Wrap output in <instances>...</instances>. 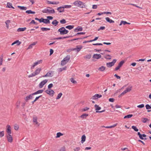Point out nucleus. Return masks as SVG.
<instances>
[{
  "label": "nucleus",
  "instance_id": "1",
  "mask_svg": "<svg viewBox=\"0 0 151 151\" xmlns=\"http://www.w3.org/2000/svg\"><path fill=\"white\" fill-rule=\"evenodd\" d=\"M73 4L76 6L81 8H84L85 6L84 3L81 1L77 0L75 1Z\"/></svg>",
  "mask_w": 151,
  "mask_h": 151
},
{
  "label": "nucleus",
  "instance_id": "2",
  "mask_svg": "<svg viewBox=\"0 0 151 151\" xmlns=\"http://www.w3.org/2000/svg\"><path fill=\"white\" fill-rule=\"evenodd\" d=\"M47 8L52 9L50 10L47 9H45L42 11V12L43 13L49 14H54L55 13V11L53 9L49 7H48Z\"/></svg>",
  "mask_w": 151,
  "mask_h": 151
},
{
  "label": "nucleus",
  "instance_id": "3",
  "mask_svg": "<svg viewBox=\"0 0 151 151\" xmlns=\"http://www.w3.org/2000/svg\"><path fill=\"white\" fill-rule=\"evenodd\" d=\"M70 56L69 55H67L64 58L61 62V65L62 66H63L66 64L70 59Z\"/></svg>",
  "mask_w": 151,
  "mask_h": 151
},
{
  "label": "nucleus",
  "instance_id": "4",
  "mask_svg": "<svg viewBox=\"0 0 151 151\" xmlns=\"http://www.w3.org/2000/svg\"><path fill=\"white\" fill-rule=\"evenodd\" d=\"M58 32H60L61 35H64L67 34L68 31L64 27H62L58 29Z\"/></svg>",
  "mask_w": 151,
  "mask_h": 151
},
{
  "label": "nucleus",
  "instance_id": "5",
  "mask_svg": "<svg viewBox=\"0 0 151 151\" xmlns=\"http://www.w3.org/2000/svg\"><path fill=\"white\" fill-rule=\"evenodd\" d=\"M42 60H37L36 62L34 63V64L32 65L31 66V69H33L37 65H38L42 63Z\"/></svg>",
  "mask_w": 151,
  "mask_h": 151
},
{
  "label": "nucleus",
  "instance_id": "6",
  "mask_svg": "<svg viewBox=\"0 0 151 151\" xmlns=\"http://www.w3.org/2000/svg\"><path fill=\"white\" fill-rule=\"evenodd\" d=\"M116 59H114L111 62L108 63H106V65L108 67L110 68L114 65V63L116 62Z\"/></svg>",
  "mask_w": 151,
  "mask_h": 151
},
{
  "label": "nucleus",
  "instance_id": "7",
  "mask_svg": "<svg viewBox=\"0 0 151 151\" xmlns=\"http://www.w3.org/2000/svg\"><path fill=\"white\" fill-rule=\"evenodd\" d=\"M45 92L50 96H52L54 93V91L50 89L47 90Z\"/></svg>",
  "mask_w": 151,
  "mask_h": 151
},
{
  "label": "nucleus",
  "instance_id": "8",
  "mask_svg": "<svg viewBox=\"0 0 151 151\" xmlns=\"http://www.w3.org/2000/svg\"><path fill=\"white\" fill-rule=\"evenodd\" d=\"M35 95L34 93H32L29 95L27 96L24 98V100L26 101H27L30 99H32L33 98V96Z\"/></svg>",
  "mask_w": 151,
  "mask_h": 151
},
{
  "label": "nucleus",
  "instance_id": "9",
  "mask_svg": "<svg viewBox=\"0 0 151 151\" xmlns=\"http://www.w3.org/2000/svg\"><path fill=\"white\" fill-rule=\"evenodd\" d=\"M82 47L83 46L81 45H77L76 46V48L73 49L72 50H76V51L78 52L81 50Z\"/></svg>",
  "mask_w": 151,
  "mask_h": 151
},
{
  "label": "nucleus",
  "instance_id": "10",
  "mask_svg": "<svg viewBox=\"0 0 151 151\" xmlns=\"http://www.w3.org/2000/svg\"><path fill=\"white\" fill-rule=\"evenodd\" d=\"M47 80L46 79H45L42 81L39 84V88H42L43 87V86L47 82Z\"/></svg>",
  "mask_w": 151,
  "mask_h": 151
},
{
  "label": "nucleus",
  "instance_id": "11",
  "mask_svg": "<svg viewBox=\"0 0 151 151\" xmlns=\"http://www.w3.org/2000/svg\"><path fill=\"white\" fill-rule=\"evenodd\" d=\"M101 97L102 95H99L98 94H96L92 97L91 99L93 100H96Z\"/></svg>",
  "mask_w": 151,
  "mask_h": 151
},
{
  "label": "nucleus",
  "instance_id": "12",
  "mask_svg": "<svg viewBox=\"0 0 151 151\" xmlns=\"http://www.w3.org/2000/svg\"><path fill=\"white\" fill-rule=\"evenodd\" d=\"M6 132L8 134H11V127L10 125H7L6 126Z\"/></svg>",
  "mask_w": 151,
  "mask_h": 151
},
{
  "label": "nucleus",
  "instance_id": "13",
  "mask_svg": "<svg viewBox=\"0 0 151 151\" xmlns=\"http://www.w3.org/2000/svg\"><path fill=\"white\" fill-rule=\"evenodd\" d=\"M131 87H128L126 89L120 94V95H123L127 93V92L130 91L131 90Z\"/></svg>",
  "mask_w": 151,
  "mask_h": 151
},
{
  "label": "nucleus",
  "instance_id": "14",
  "mask_svg": "<svg viewBox=\"0 0 151 151\" xmlns=\"http://www.w3.org/2000/svg\"><path fill=\"white\" fill-rule=\"evenodd\" d=\"M124 62L123 61H121L118 64V65L115 68V70H119V68L122 66L124 63Z\"/></svg>",
  "mask_w": 151,
  "mask_h": 151
},
{
  "label": "nucleus",
  "instance_id": "15",
  "mask_svg": "<svg viewBox=\"0 0 151 151\" xmlns=\"http://www.w3.org/2000/svg\"><path fill=\"white\" fill-rule=\"evenodd\" d=\"M7 139L8 141L11 143L13 141V138L11 134H8L7 136Z\"/></svg>",
  "mask_w": 151,
  "mask_h": 151
},
{
  "label": "nucleus",
  "instance_id": "16",
  "mask_svg": "<svg viewBox=\"0 0 151 151\" xmlns=\"http://www.w3.org/2000/svg\"><path fill=\"white\" fill-rule=\"evenodd\" d=\"M101 55L100 54H94L93 56V58L97 59H99L101 57Z\"/></svg>",
  "mask_w": 151,
  "mask_h": 151
},
{
  "label": "nucleus",
  "instance_id": "17",
  "mask_svg": "<svg viewBox=\"0 0 151 151\" xmlns=\"http://www.w3.org/2000/svg\"><path fill=\"white\" fill-rule=\"evenodd\" d=\"M83 30V28L80 26L76 28H75L74 30L75 32H77L78 31H82Z\"/></svg>",
  "mask_w": 151,
  "mask_h": 151
},
{
  "label": "nucleus",
  "instance_id": "18",
  "mask_svg": "<svg viewBox=\"0 0 151 151\" xmlns=\"http://www.w3.org/2000/svg\"><path fill=\"white\" fill-rule=\"evenodd\" d=\"M106 20L110 23H113L114 22V21L110 19L109 18L107 17L105 18Z\"/></svg>",
  "mask_w": 151,
  "mask_h": 151
},
{
  "label": "nucleus",
  "instance_id": "19",
  "mask_svg": "<svg viewBox=\"0 0 151 151\" xmlns=\"http://www.w3.org/2000/svg\"><path fill=\"white\" fill-rule=\"evenodd\" d=\"M26 29L27 28L25 27L23 28H19L17 29V31L18 32H23L26 30Z\"/></svg>",
  "mask_w": 151,
  "mask_h": 151
},
{
  "label": "nucleus",
  "instance_id": "20",
  "mask_svg": "<svg viewBox=\"0 0 151 151\" xmlns=\"http://www.w3.org/2000/svg\"><path fill=\"white\" fill-rule=\"evenodd\" d=\"M21 43L19 41V40H17L12 43L11 45H13L15 44H17V45H20Z\"/></svg>",
  "mask_w": 151,
  "mask_h": 151
},
{
  "label": "nucleus",
  "instance_id": "21",
  "mask_svg": "<svg viewBox=\"0 0 151 151\" xmlns=\"http://www.w3.org/2000/svg\"><path fill=\"white\" fill-rule=\"evenodd\" d=\"M145 107L146 109L148 110L147 111L148 112H150L151 111V110H149V109H151V106H150L149 104H147L145 105Z\"/></svg>",
  "mask_w": 151,
  "mask_h": 151
},
{
  "label": "nucleus",
  "instance_id": "22",
  "mask_svg": "<svg viewBox=\"0 0 151 151\" xmlns=\"http://www.w3.org/2000/svg\"><path fill=\"white\" fill-rule=\"evenodd\" d=\"M44 91V90L43 89L37 91L34 93V94L35 95L37 94H38L42 93Z\"/></svg>",
  "mask_w": 151,
  "mask_h": 151
},
{
  "label": "nucleus",
  "instance_id": "23",
  "mask_svg": "<svg viewBox=\"0 0 151 151\" xmlns=\"http://www.w3.org/2000/svg\"><path fill=\"white\" fill-rule=\"evenodd\" d=\"M88 114H84L81 115L80 117L82 119H86V118L88 116Z\"/></svg>",
  "mask_w": 151,
  "mask_h": 151
},
{
  "label": "nucleus",
  "instance_id": "24",
  "mask_svg": "<svg viewBox=\"0 0 151 151\" xmlns=\"http://www.w3.org/2000/svg\"><path fill=\"white\" fill-rule=\"evenodd\" d=\"M41 70V68H38L36 69L35 72H34L35 75H36L39 74Z\"/></svg>",
  "mask_w": 151,
  "mask_h": 151
},
{
  "label": "nucleus",
  "instance_id": "25",
  "mask_svg": "<svg viewBox=\"0 0 151 151\" xmlns=\"http://www.w3.org/2000/svg\"><path fill=\"white\" fill-rule=\"evenodd\" d=\"M57 10L60 12H64V9H63V8L62 7V6L58 7L57 9Z\"/></svg>",
  "mask_w": 151,
  "mask_h": 151
},
{
  "label": "nucleus",
  "instance_id": "26",
  "mask_svg": "<svg viewBox=\"0 0 151 151\" xmlns=\"http://www.w3.org/2000/svg\"><path fill=\"white\" fill-rule=\"evenodd\" d=\"M146 135L145 134H142L139 137V138L141 139H144L145 140L147 139L146 138H144L143 137H146Z\"/></svg>",
  "mask_w": 151,
  "mask_h": 151
},
{
  "label": "nucleus",
  "instance_id": "27",
  "mask_svg": "<svg viewBox=\"0 0 151 151\" xmlns=\"http://www.w3.org/2000/svg\"><path fill=\"white\" fill-rule=\"evenodd\" d=\"M105 67L102 66L99 68L98 70L102 72L104 71L105 70Z\"/></svg>",
  "mask_w": 151,
  "mask_h": 151
},
{
  "label": "nucleus",
  "instance_id": "28",
  "mask_svg": "<svg viewBox=\"0 0 151 151\" xmlns=\"http://www.w3.org/2000/svg\"><path fill=\"white\" fill-rule=\"evenodd\" d=\"M47 77H52L53 76V74L52 71H50L47 73Z\"/></svg>",
  "mask_w": 151,
  "mask_h": 151
},
{
  "label": "nucleus",
  "instance_id": "29",
  "mask_svg": "<svg viewBox=\"0 0 151 151\" xmlns=\"http://www.w3.org/2000/svg\"><path fill=\"white\" fill-rule=\"evenodd\" d=\"M86 136L83 135L81 137V142L82 143H83L86 140Z\"/></svg>",
  "mask_w": 151,
  "mask_h": 151
},
{
  "label": "nucleus",
  "instance_id": "30",
  "mask_svg": "<svg viewBox=\"0 0 151 151\" xmlns=\"http://www.w3.org/2000/svg\"><path fill=\"white\" fill-rule=\"evenodd\" d=\"M7 6L9 8L13 9L14 8L12 6V4L9 2L7 3Z\"/></svg>",
  "mask_w": 151,
  "mask_h": 151
},
{
  "label": "nucleus",
  "instance_id": "31",
  "mask_svg": "<svg viewBox=\"0 0 151 151\" xmlns=\"http://www.w3.org/2000/svg\"><path fill=\"white\" fill-rule=\"evenodd\" d=\"M72 6L70 5H64L62 6L63 9L65 8H70Z\"/></svg>",
  "mask_w": 151,
  "mask_h": 151
},
{
  "label": "nucleus",
  "instance_id": "32",
  "mask_svg": "<svg viewBox=\"0 0 151 151\" xmlns=\"http://www.w3.org/2000/svg\"><path fill=\"white\" fill-rule=\"evenodd\" d=\"M58 23V22L56 20H53L52 22V24L54 25L55 26H56Z\"/></svg>",
  "mask_w": 151,
  "mask_h": 151
},
{
  "label": "nucleus",
  "instance_id": "33",
  "mask_svg": "<svg viewBox=\"0 0 151 151\" xmlns=\"http://www.w3.org/2000/svg\"><path fill=\"white\" fill-rule=\"evenodd\" d=\"M17 7L21 10H26L27 9V8L26 7L24 6H18Z\"/></svg>",
  "mask_w": 151,
  "mask_h": 151
},
{
  "label": "nucleus",
  "instance_id": "34",
  "mask_svg": "<svg viewBox=\"0 0 151 151\" xmlns=\"http://www.w3.org/2000/svg\"><path fill=\"white\" fill-rule=\"evenodd\" d=\"M95 108V110L96 111H98L100 110L101 109V107L96 104L94 106Z\"/></svg>",
  "mask_w": 151,
  "mask_h": 151
},
{
  "label": "nucleus",
  "instance_id": "35",
  "mask_svg": "<svg viewBox=\"0 0 151 151\" xmlns=\"http://www.w3.org/2000/svg\"><path fill=\"white\" fill-rule=\"evenodd\" d=\"M104 58L106 59L110 60L111 58V56L109 55H106L105 56Z\"/></svg>",
  "mask_w": 151,
  "mask_h": 151
},
{
  "label": "nucleus",
  "instance_id": "36",
  "mask_svg": "<svg viewBox=\"0 0 151 151\" xmlns=\"http://www.w3.org/2000/svg\"><path fill=\"white\" fill-rule=\"evenodd\" d=\"M26 13L28 14H35V12L32 11L31 10H27L26 11Z\"/></svg>",
  "mask_w": 151,
  "mask_h": 151
},
{
  "label": "nucleus",
  "instance_id": "37",
  "mask_svg": "<svg viewBox=\"0 0 151 151\" xmlns=\"http://www.w3.org/2000/svg\"><path fill=\"white\" fill-rule=\"evenodd\" d=\"M74 26L73 25H68L65 27V28L69 29L70 30L73 29Z\"/></svg>",
  "mask_w": 151,
  "mask_h": 151
},
{
  "label": "nucleus",
  "instance_id": "38",
  "mask_svg": "<svg viewBox=\"0 0 151 151\" xmlns=\"http://www.w3.org/2000/svg\"><path fill=\"white\" fill-rule=\"evenodd\" d=\"M43 23L46 24H49L50 23V21L47 19H44Z\"/></svg>",
  "mask_w": 151,
  "mask_h": 151
},
{
  "label": "nucleus",
  "instance_id": "39",
  "mask_svg": "<svg viewBox=\"0 0 151 151\" xmlns=\"http://www.w3.org/2000/svg\"><path fill=\"white\" fill-rule=\"evenodd\" d=\"M63 135V134L61 133V132H59L57 133L56 138H59L60 136Z\"/></svg>",
  "mask_w": 151,
  "mask_h": 151
},
{
  "label": "nucleus",
  "instance_id": "40",
  "mask_svg": "<svg viewBox=\"0 0 151 151\" xmlns=\"http://www.w3.org/2000/svg\"><path fill=\"white\" fill-rule=\"evenodd\" d=\"M68 37H59L57 38H55L54 39V40H60L62 39H65L67 38H68Z\"/></svg>",
  "mask_w": 151,
  "mask_h": 151
},
{
  "label": "nucleus",
  "instance_id": "41",
  "mask_svg": "<svg viewBox=\"0 0 151 151\" xmlns=\"http://www.w3.org/2000/svg\"><path fill=\"white\" fill-rule=\"evenodd\" d=\"M41 29L42 31H47V30H49L50 29V28H47L45 27H42L41 28Z\"/></svg>",
  "mask_w": 151,
  "mask_h": 151
},
{
  "label": "nucleus",
  "instance_id": "42",
  "mask_svg": "<svg viewBox=\"0 0 151 151\" xmlns=\"http://www.w3.org/2000/svg\"><path fill=\"white\" fill-rule=\"evenodd\" d=\"M133 116V115L132 114H129V115H126V116H124V119H125V118H131Z\"/></svg>",
  "mask_w": 151,
  "mask_h": 151
},
{
  "label": "nucleus",
  "instance_id": "43",
  "mask_svg": "<svg viewBox=\"0 0 151 151\" xmlns=\"http://www.w3.org/2000/svg\"><path fill=\"white\" fill-rule=\"evenodd\" d=\"M10 22V20H7L6 21L5 23L6 25V27L8 28H9V24Z\"/></svg>",
  "mask_w": 151,
  "mask_h": 151
},
{
  "label": "nucleus",
  "instance_id": "44",
  "mask_svg": "<svg viewBox=\"0 0 151 151\" xmlns=\"http://www.w3.org/2000/svg\"><path fill=\"white\" fill-rule=\"evenodd\" d=\"M128 23V22H126L125 21H121L120 24H119V25H121L122 24H123L124 25H125L126 24Z\"/></svg>",
  "mask_w": 151,
  "mask_h": 151
},
{
  "label": "nucleus",
  "instance_id": "45",
  "mask_svg": "<svg viewBox=\"0 0 151 151\" xmlns=\"http://www.w3.org/2000/svg\"><path fill=\"white\" fill-rule=\"evenodd\" d=\"M91 54H88L86 55L84 57V58L86 59H89L91 58Z\"/></svg>",
  "mask_w": 151,
  "mask_h": 151
},
{
  "label": "nucleus",
  "instance_id": "46",
  "mask_svg": "<svg viewBox=\"0 0 151 151\" xmlns=\"http://www.w3.org/2000/svg\"><path fill=\"white\" fill-rule=\"evenodd\" d=\"M62 93H59L57 97L56 98V99H60V97H61V96H62Z\"/></svg>",
  "mask_w": 151,
  "mask_h": 151
},
{
  "label": "nucleus",
  "instance_id": "47",
  "mask_svg": "<svg viewBox=\"0 0 151 151\" xmlns=\"http://www.w3.org/2000/svg\"><path fill=\"white\" fill-rule=\"evenodd\" d=\"M3 57V55H2L0 57V65H2Z\"/></svg>",
  "mask_w": 151,
  "mask_h": 151
},
{
  "label": "nucleus",
  "instance_id": "48",
  "mask_svg": "<svg viewBox=\"0 0 151 151\" xmlns=\"http://www.w3.org/2000/svg\"><path fill=\"white\" fill-rule=\"evenodd\" d=\"M89 109V108L88 107H85L84 108L82 109H81L82 111H86L88 110Z\"/></svg>",
  "mask_w": 151,
  "mask_h": 151
},
{
  "label": "nucleus",
  "instance_id": "49",
  "mask_svg": "<svg viewBox=\"0 0 151 151\" xmlns=\"http://www.w3.org/2000/svg\"><path fill=\"white\" fill-rule=\"evenodd\" d=\"M36 75H35V72H34L32 73L31 74L29 75L28 76V77L31 78V77H33V76H35Z\"/></svg>",
  "mask_w": 151,
  "mask_h": 151
},
{
  "label": "nucleus",
  "instance_id": "50",
  "mask_svg": "<svg viewBox=\"0 0 151 151\" xmlns=\"http://www.w3.org/2000/svg\"><path fill=\"white\" fill-rule=\"evenodd\" d=\"M129 4V5H133V6H134L137 7V8H139L140 9H142V8L141 7H139L136 4Z\"/></svg>",
  "mask_w": 151,
  "mask_h": 151
},
{
  "label": "nucleus",
  "instance_id": "51",
  "mask_svg": "<svg viewBox=\"0 0 151 151\" xmlns=\"http://www.w3.org/2000/svg\"><path fill=\"white\" fill-rule=\"evenodd\" d=\"M132 128L136 132H138L139 130L136 127L133 126H132Z\"/></svg>",
  "mask_w": 151,
  "mask_h": 151
},
{
  "label": "nucleus",
  "instance_id": "52",
  "mask_svg": "<svg viewBox=\"0 0 151 151\" xmlns=\"http://www.w3.org/2000/svg\"><path fill=\"white\" fill-rule=\"evenodd\" d=\"M144 104H141L138 105L137 106V107L140 108H142L144 107Z\"/></svg>",
  "mask_w": 151,
  "mask_h": 151
},
{
  "label": "nucleus",
  "instance_id": "53",
  "mask_svg": "<svg viewBox=\"0 0 151 151\" xmlns=\"http://www.w3.org/2000/svg\"><path fill=\"white\" fill-rule=\"evenodd\" d=\"M70 81L73 84H75L77 83L76 81L74 80L73 78H71L70 79Z\"/></svg>",
  "mask_w": 151,
  "mask_h": 151
},
{
  "label": "nucleus",
  "instance_id": "54",
  "mask_svg": "<svg viewBox=\"0 0 151 151\" xmlns=\"http://www.w3.org/2000/svg\"><path fill=\"white\" fill-rule=\"evenodd\" d=\"M4 132L2 131L1 132L0 131V137H1L4 136Z\"/></svg>",
  "mask_w": 151,
  "mask_h": 151
},
{
  "label": "nucleus",
  "instance_id": "55",
  "mask_svg": "<svg viewBox=\"0 0 151 151\" xmlns=\"http://www.w3.org/2000/svg\"><path fill=\"white\" fill-rule=\"evenodd\" d=\"M60 22L62 24H64L66 23V21L65 19H61L60 20Z\"/></svg>",
  "mask_w": 151,
  "mask_h": 151
},
{
  "label": "nucleus",
  "instance_id": "56",
  "mask_svg": "<svg viewBox=\"0 0 151 151\" xmlns=\"http://www.w3.org/2000/svg\"><path fill=\"white\" fill-rule=\"evenodd\" d=\"M85 34V32H78L75 35V36H77L79 35H84Z\"/></svg>",
  "mask_w": 151,
  "mask_h": 151
},
{
  "label": "nucleus",
  "instance_id": "57",
  "mask_svg": "<svg viewBox=\"0 0 151 151\" xmlns=\"http://www.w3.org/2000/svg\"><path fill=\"white\" fill-rule=\"evenodd\" d=\"M74 151H79L80 150V147H75L73 149Z\"/></svg>",
  "mask_w": 151,
  "mask_h": 151
},
{
  "label": "nucleus",
  "instance_id": "58",
  "mask_svg": "<svg viewBox=\"0 0 151 151\" xmlns=\"http://www.w3.org/2000/svg\"><path fill=\"white\" fill-rule=\"evenodd\" d=\"M20 101H17L16 103V106L17 108H18L19 107V105H20Z\"/></svg>",
  "mask_w": 151,
  "mask_h": 151
},
{
  "label": "nucleus",
  "instance_id": "59",
  "mask_svg": "<svg viewBox=\"0 0 151 151\" xmlns=\"http://www.w3.org/2000/svg\"><path fill=\"white\" fill-rule=\"evenodd\" d=\"M98 37H96L93 40H90L89 41H88L87 42H92L93 41H96L98 39Z\"/></svg>",
  "mask_w": 151,
  "mask_h": 151
},
{
  "label": "nucleus",
  "instance_id": "60",
  "mask_svg": "<svg viewBox=\"0 0 151 151\" xmlns=\"http://www.w3.org/2000/svg\"><path fill=\"white\" fill-rule=\"evenodd\" d=\"M19 127L17 125H16L14 126V129L15 130H17L18 129Z\"/></svg>",
  "mask_w": 151,
  "mask_h": 151
},
{
  "label": "nucleus",
  "instance_id": "61",
  "mask_svg": "<svg viewBox=\"0 0 151 151\" xmlns=\"http://www.w3.org/2000/svg\"><path fill=\"white\" fill-rule=\"evenodd\" d=\"M44 19L43 18H41L40 19H39V22H44Z\"/></svg>",
  "mask_w": 151,
  "mask_h": 151
},
{
  "label": "nucleus",
  "instance_id": "62",
  "mask_svg": "<svg viewBox=\"0 0 151 151\" xmlns=\"http://www.w3.org/2000/svg\"><path fill=\"white\" fill-rule=\"evenodd\" d=\"M59 3V2L58 1H52V4H57Z\"/></svg>",
  "mask_w": 151,
  "mask_h": 151
},
{
  "label": "nucleus",
  "instance_id": "63",
  "mask_svg": "<svg viewBox=\"0 0 151 151\" xmlns=\"http://www.w3.org/2000/svg\"><path fill=\"white\" fill-rule=\"evenodd\" d=\"M105 27L104 26H101V27L99 29H98V31H99L100 30H104L105 29Z\"/></svg>",
  "mask_w": 151,
  "mask_h": 151
},
{
  "label": "nucleus",
  "instance_id": "64",
  "mask_svg": "<svg viewBox=\"0 0 151 151\" xmlns=\"http://www.w3.org/2000/svg\"><path fill=\"white\" fill-rule=\"evenodd\" d=\"M53 86V85L52 83H50L49 84L48 86V89H50Z\"/></svg>",
  "mask_w": 151,
  "mask_h": 151
}]
</instances>
